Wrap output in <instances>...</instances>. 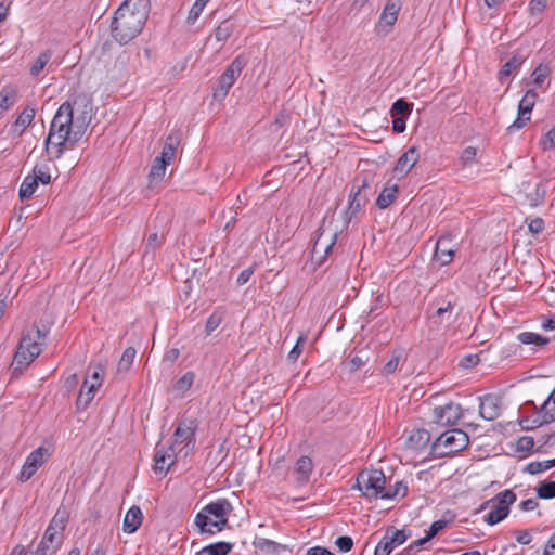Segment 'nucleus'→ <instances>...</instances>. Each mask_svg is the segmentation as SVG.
<instances>
[{
    "label": "nucleus",
    "mask_w": 555,
    "mask_h": 555,
    "mask_svg": "<svg viewBox=\"0 0 555 555\" xmlns=\"http://www.w3.org/2000/svg\"><path fill=\"white\" fill-rule=\"evenodd\" d=\"M91 117L83 112L82 116L74 119L72 104L66 101L57 108L46 139V149L53 150L55 158H60L65 151L75 147L85 134Z\"/></svg>",
    "instance_id": "1"
},
{
    "label": "nucleus",
    "mask_w": 555,
    "mask_h": 555,
    "mask_svg": "<svg viewBox=\"0 0 555 555\" xmlns=\"http://www.w3.org/2000/svg\"><path fill=\"white\" fill-rule=\"evenodd\" d=\"M151 9L150 0H125L111 23L112 37L127 44L141 34Z\"/></svg>",
    "instance_id": "2"
},
{
    "label": "nucleus",
    "mask_w": 555,
    "mask_h": 555,
    "mask_svg": "<svg viewBox=\"0 0 555 555\" xmlns=\"http://www.w3.org/2000/svg\"><path fill=\"white\" fill-rule=\"evenodd\" d=\"M47 331L39 328L36 324L22 332L21 339L17 344L13 361L12 374L18 377L29 364L40 356L46 345Z\"/></svg>",
    "instance_id": "3"
},
{
    "label": "nucleus",
    "mask_w": 555,
    "mask_h": 555,
    "mask_svg": "<svg viewBox=\"0 0 555 555\" xmlns=\"http://www.w3.org/2000/svg\"><path fill=\"white\" fill-rule=\"evenodd\" d=\"M232 505L227 499H219L205 505L195 516L194 525L201 534H215L228 525Z\"/></svg>",
    "instance_id": "4"
},
{
    "label": "nucleus",
    "mask_w": 555,
    "mask_h": 555,
    "mask_svg": "<svg viewBox=\"0 0 555 555\" xmlns=\"http://www.w3.org/2000/svg\"><path fill=\"white\" fill-rule=\"evenodd\" d=\"M469 443L468 435L462 429H449L431 443V455L444 457L464 450Z\"/></svg>",
    "instance_id": "5"
},
{
    "label": "nucleus",
    "mask_w": 555,
    "mask_h": 555,
    "mask_svg": "<svg viewBox=\"0 0 555 555\" xmlns=\"http://www.w3.org/2000/svg\"><path fill=\"white\" fill-rule=\"evenodd\" d=\"M516 499L517 496L512 490H504L486 501L480 509L490 507L491 511L485 516V521L493 526L504 520L509 513V506L515 503Z\"/></svg>",
    "instance_id": "6"
},
{
    "label": "nucleus",
    "mask_w": 555,
    "mask_h": 555,
    "mask_svg": "<svg viewBox=\"0 0 555 555\" xmlns=\"http://www.w3.org/2000/svg\"><path fill=\"white\" fill-rule=\"evenodd\" d=\"M65 529V518L57 512L46 529L34 555H53L62 543V532Z\"/></svg>",
    "instance_id": "7"
},
{
    "label": "nucleus",
    "mask_w": 555,
    "mask_h": 555,
    "mask_svg": "<svg viewBox=\"0 0 555 555\" xmlns=\"http://www.w3.org/2000/svg\"><path fill=\"white\" fill-rule=\"evenodd\" d=\"M386 478L380 469L362 470L357 477V489L367 499L382 496L385 490Z\"/></svg>",
    "instance_id": "8"
},
{
    "label": "nucleus",
    "mask_w": 555,
    "mask_h": 555,
    "mask_svg": "<svg viewBox=\"0 0 555 555\" xmlns=\"http://www.w3.org/2000/svg\"><path fill=\"white\" fill-rule=\"evenodd\" d=\"M336 240V231L327 230L324 227L319 228L318 236L311 249V261L315 267H321L324 263L327 256L332 253Z\"/></svg>",
    "instance_id": "9"
},
{
    "label": "nucleus",
    "mask_w": 555,
    "mask_h": 555,
    "mask_svg": "<svg viewBox=\"0 0 555 555\" xmlns=\"http://www.w3.org/2000/svg\"><path fill=\"white\" fill-rule=\"evenodd\" d=\"M245 62L240 57L234 59L221 74L218 85L214 90V99L223 100L234 85L244 68Z\"/></svg>",
    "instance_id": "10"
},
{
    "label": "nucleus",
    "mask_w": 555,
    "mask_h": 555,
    "mask_svg": "<svg viewBox=\"0 0 555 555\" xmlns=\"http://www.w3.org/2000/svg\"><path fill=\"white\" fill-rule=\"evenodd\" d=\"M410 537L411 532L404 529L387 528L385 535L375 546L374 555H390L396 547L402 545Z\"/></svg>",
    "instance_id": "11"
},
{
    "label": "nucleus",
    "mask_w": 555,
    "mask_h": 555,
    "mask_svg": "<svg viewBox=\"0 0 555 555\" xmlns=\"http://www.w3.org/2000/svg\"><path fill=\"white\" fill-rule=\"evenodd\" d=\"M401 8V0L386 1L375 26L377 34L388 35L392 30L396 22L398 21Z\"/></svg>",
    "instance_id": "12"
},
{
    "label": "nucleus",
    "mask_w": 555,
    "mask_h": 555,
    "mask_svg": "<svg viewBox=\"0 0 555 555\" xmlns=\"http://www.w3.org/2000/svg\"><path fill=\"white\" fill-rule=\"evenodd\" d=\"M462 417V408L454 402L436 406L433 410V422L441 426H453Z\"/></svg>",
    "instance_id": "13"
},
{
    "label": "nucleus",
    "mask_w": 555,
    "mask_h": 555,
    "mask_svg": "<svg viewBox=\"0 0 555 555\" xmlns=\"http://www.w3.org/2000/svg\"><path fill=\"white\" fill-rule=\"evenodd\" d=\"M479 415L486 421L496 420L502 413V400L494 393L479 397Z\"/></svg>",
    "instance_id": "14"
},
{
    "label": "nucleus",
    "mask_w": 555,
    "mask_h": 555,
    "mask_svg": "<svg viewBox=\"0 0 555 555\" xmlns=\"http://www.w3.org/2000/svg\"><path fill=\"white\" fill-rule=\"evenodd\" d=\"M420 159V152L416 146H411L397 160L393 167V177L404 178Z\"/></svg>",
    "instance_id": "15"
},
{
    "label": "nucleus",
    "mask_w": 555,
    "mask_h": 555,
    "mask_svg": "<svg viewBox=\"0 0 555 555\" xmlns=\"http://www.w3.org/2000/svg\"><path fill=\"white\" fill-rule=\"evenodd\" d=\"M195 442V427L192 423L186 424L185 422L180 423L172 436V443L169 447V451L176 453V450L179 446L184 444V447H189L190 444L194 446Z\"/></svg>",
    "instance_id": "16"
},
{
    "label": "nucleus",
    "mask_w": 555,
    "mask_h": 555,
    "mask_svg": "<svg viewBox=\"0 0 555 555\" xmlns=\"http://www.w3.org/2000/svg\"><path fill=\"white\" fill-rule=\"evenodd\" d=\"M43 464V449L38 448L34 450L27 457L22 467L20 479L22 481L29 480Z\"/></svg>",
    "instance_id": "17"
},
{
    "label": "nucleus",
    "mask_w": 555,
    "mask_h": 555,
    "mask_svg": "<svg viewBox=\"0 0 555 555\" xmlns=\"http://www.w3.org/2000/svg\"><path fill=\"white\" fill-rule=\"evenodd\" d=\"M453 257L452 237L450 235L439 237L436 243L434 259L441 266H447L452 262Z\"/></svg>",
    "instance_id": "18"
},
{
    "label": "nucleus",
    "mask_w": 555,
    "mask_h": 555,
    "mask_svg": "<svg viewBox=\"0 0 555 555\" xmlns=\"http://www.w3.org/2000/svg\"><path fill=\"white\" fill-rule=\"evenodd\" d=\"M173 454L175 453L171 451L169 452L165 450L164 447H159V444H157L154 454V473L165 476L170 469L171 465L175 464Z\"/></svg>",
    "instance_id": "19"
},
{
    "label": "nucleus",
    "mask_w": 555,
    "mask_h": 555,
    "mask_svg": "<svg viewBox=\"0 0 555 555\" xmlns=\"http://www.w3.org/2000/svg\"><path fill=\"white\" fill-rule=\"evenodd\" d=\"M313 470L312 460L309 456H300L294 466L295 482L298 487L307 485Z\"/></svg>",
    "instance_id": "20"
},
{
    "label": "nucleus",
    "mask_w": 555,
    "mask_h": 555,
    "mask_svg": "<svg viewBox=\"0 0 555 555\" xmlns=\"http://www.w3.org/2000/svg\"><path fill=\"white\" fill-rule=\"evenodd\" d=\"M525 60L526 57L521 53H514V55L507 62H505L499 70V80L503 81L507 79L513 73L517 72L524 64Z\"/></svg>",
    "instance_id": "21"
},
{
    "label": "nucleus",
    "mask_w": 555,
    "mask_h": 555,
    "mask_svg": "<svg viewBox=\"0 0 555 555\" xmlns=\"http://www.w3.org/2000/svg\"><path fill=\"white\" fill-rule=\"evenodd\" d=\"M253 544L255 550L261 555H274L286 550V546L264 538H256Z\"/></svg>",
    "instance_id": "22"
},
{
    "label": "nucleus",
    "mask_w": 555,
    "mask_h": 555,
    "mask_svg": "<svg viewBox=\"0 0 555 555\" xmlns=\"http://www.w3.org/2000/svg\"><path fill=\"white\" fill-rule=\"evenodd\" d=\"M143 515L139 506H131L124 518V530L133 533L142 524Z\"/></svg>",
    "instance_id": "23"
},
{
    "label": "nucleus",
    "mask_w": 555,
    "mask_h": 555,
    "mask_svg": "<svg viewBox=\"0 0 555 555\" xmlns=\"http://www.w3.org/2000/svg\"><path fill=\"white\" fill-rule=\"evenodd\" d=\"M430 433L426 429H415L408 438V448L420 451L425 449L430 441Z\"/></svg>",
    "instance_id": "24"
},
{
    "label": "nucleus",
    "mask_w": 555,
    "mask_h": 555,
    "mask_svg": "<svg viewBox=\"0 0 555 555\" xmlns=\"http://www.w3.org/2000/svg\"><path fill=\"white\" fill-rule=\"evenodd\" d=\"M181 134L179 131L171 132L167 135L163 151L159 155V157L166 159L167 162H170L175 158L177 153V147L180 143Z\"/></svg>",
    "instance_id": "25"
},
{
    "label": "nucleus",
    "mask_w": 555,
    "mask_h": 555,
    "mask_svg": "<svg viewBox=\"0 0 555 555\" xmlns=\"http://www.w3.org/2000/svg\"><path fill=\"white\" fill-rule=\"evenodd\" d=\"M352 189H354V186ZM364 204L365 201L360 197L359 191L351 190L348 207L345 212L347 222H350L361 211Z\"/></svg>",
    "instance_id": "26"
},
{
    "label": "nucleus",
    "mask_w": 555,
    "mask_h": 555,
    "mask_svg": "<svg viewBox=\"0 0 555 555\" xmlns=\"http://www.w3.org/2000/svg\"><path fill=\"white\" fill-rule=\"evenodd\" d=\"M35 114V108L30 106L25 107L13 124L14 131L22 134L33 122Z\"/></svg>",
    "instance_id": "27"
},
{
    "label": "nucleus",
    "mask_w": 555,
    "mask_h": 555,
    "mask_svg": "<svg viewBox=\"0 0 555 555\" xmlns=\"http://www.w3.org/2000/svg\"><path fill=\"white\" fill-rule=\"evenodd\" d=\"M398 186L397 184L386 185L379 193L376 199V206L379 209L388 208L397 198Z\"/></svg>",
    "instance_id": "28"
},
{
    "label": "nucleus",
    "mask_w": 555,
    "mask_h": 555,
    "mask_svg": "<svg viewBox=\"0 0 555 555\" xmlns=\"http://www.w3.org/2000/svg\"><path fill=\"white\" fill-rule=\"evenodd\" d=\"M541 421L538 422V425L548 424L555 421V392L554 390L548 396L547 400L541 406Z\"/></svg>",
    "instance_id": "29"
},
{
    "label": "nucleus",
    "mask_w": 555,
    "mask_h": 555,
    "mask_svg": "<svg viewBox=\"0 0 555 555\" xmlns=\"http://www.w3.org/2000/svg\"><path fill=\"white\" fill-rule=\"evenodd\" d=\"M16 94V89L12 86H4L0 90V115H2L15 104Z\"/></svg>",
    "instance_id": "30"
},
{
    "label": "nucleus",
    "mask_w": 555,
    "mask_h": 555,
    "mask_svg": "<svg viewBox=\"0 0 555 555\" xmlns=\"http://www.w3.org/2000/svg\"><path fill=\"white\" fill-rule=\"evenodd\" d=\"M235 29V23L231 18L223 20L215 29L216 40L219 42L227 41Z\"/></svg>",
    "instance_id": "31"
},
{
    "label": "nucleus",
    "mask_w": 555,
    "mask_h": 555,
    "mask_svg": "<svg viewBox=\"0 0 555 555\" xmlns=\"http://www.w3.org/2000/svg\"><path fill=\"white\" fill-rule=\"evenodd\" d=\"M538 93L534 90H528L518 104V115H531L535 105Z\"/></svg>",
    "instance_id": "32"
},
{
    "label": "nucleus",
    "mask_w": 555,
    "mask_h": 555,
    "mask_svg": "<svg viewBox=\"0 0 555 555\" xmlns=\"http://www.w3.org/2000/svg\"><path fill=\"white\" fill-rule=\"evenodd\" d=\"M437 310L435 313L430 317L433 322H437L440 320L442 322L444 319L447 321H450L452 310L454 308V302L451 300H442L441 302H437Z\"/></svg>",
    "instance_id": "33"
},
{
    "label": "nucleus",
    "mask_w": 555,
    "mask_h": 555,
    "mask_svg": "<svg viewBox=\"0 0 555 555\" xmlns=\"http://www.w3.org/2000/svg\"><path fill=\"white\" fill-rule=\"evenodd\" d=\"M233 547L232 543L219 541L202 548L201 555H228Z\"/></svg>",
    "instance_id": "34"
},
{
    "label": "nucleus",
    "mask_w": 555,
    "mask_h": 555,
    "mask_svg": "<svg viewBox=\"0 0 555 555\" xmlns=\"http://www.w3.org/2000/svg\"><path fill=\"white\" fill-rule=\"evenodd\" d=\"M517 340L522 345H533L537 347L548 344V338L533 332H522L517 335Z\"/></svg>",
    "instance_id": "35"
},
{
    "label": "nucleus",
    "mask_w": 555,
    "mask_h": 555,
    "mask_svg": "<svg viewBox=\"0 0 555 555\" xmlns=\"http://www.w3.org/2000/svg\"><path fill=\"white\" fill-rule=\"evenodd\" d=\"M413 104L404 99H398L390 108V116L406 118L412 113Z\"/></svg>",
    "instance_id": "36"
},
{
    "label": "nucleus",
    "mask_w": 555,
    "mask_h": 555,
    "mask_svg": "<svg viewBox=\"0 0 555 555\" xmlns=\"http://www.w3.org/2000/svg\"><path fill=\"white\" fill-rule=\"evenodd\" d=\"M37 188H38V183L31 177V175L26 176L25 179L23 180V182L20 186V191H18V195H20L21 199L24 201V199L30 198L34 195Z\"/></svg>",
    "instance_id": "37"
},
{
    "label": "nucleus",
    "mask_w": 555,
    "mask_h": 555,
    "mask_svg": "<svg viewBox=\"0 0 555 555\" xmlns=\"http://www.w3.org/2000/svg\"><path fill=\"white\" fill-rule=\"evenodd\" d=\"M169 164L170 162L157 156L151 166L149 178L151 180L162 179L165 176L166 168Z\"/></svg>",
    "instance_id": "38"
},
{
    "label": "nucleus",
    "mask_w": 555,
    "mask_h": 555,
    "mask_svg": "<svg viewBox=\"0 0 555 555\" xmlns=\"http://www.w3.org/2000/svg\"><path fill=\"white\" fill-rule=\"evenodd\" d=\"M137 351L133 347H128L125 349L118 364H117V371L120 372H128L130 366L133 363V360L135 358Z\"/></svg>",
    "instance_id": "39"
},
{
    "label": "nucleus",
    "mask_w": 555,
    "mask_h": 555,
    "mask_svg": "<svg viewBox=\"0 0 555 555\" xmlns=\"http://www.w3.org/2000/svg\"><path fill=\"white\" fill-rule=\"evenodd\" d=\"M210 0H195L186 16V24L194 25Z\"/></svg>",
    "instance_id": "40"
},
{
    "label": "nucleus",
    "mask_w": 555,
    "mask_h": 555,
    "mask_svg": "<svg viewBox=\"0 0 555 555\" xmlns=\"http://www.w3.org/2000/svg\"><path fill=\"white\" fill-rule=\"evenodd\" d=\"M537 495L543 500H551L555 498V481L545 480L537 487Z\"/></svg>",
    "instance_id": "41"
},
{
    "label": "nucleus",
    "mask_w": 555,
    "mask_h": 555,
    "mask_svg": "<svg viewBox=\"0 0 555 555\" xmlns=\"http://www.w3.org/2000/svg\"><path fill=\"white\" fill-rule=\"evenodd\" d=\"M477 147L467 146L465 147L460 156V164L463 168L472 167L477 163Z\"/></svg>",
    "instance_id": "42"
},
{
    "label": "nucleus",
    "mask_w": 555,
    "mask_h": 555,
    "mask_svg": "<svg viewBox=\"0 0 555 555\" xmlns=\"http://www.w3.org/2000/svg\"><path fill=\"white\" fill-rule=\"evenodd\" d=\"M195 379V374L192 371L186 372L183 374L175 384L173 388L176 391H179L181 393L186 392L193 385Z\"/></svg>",
    "instance_id": "43"
},
{
    "label": "nucleus",
    "mask_w": 555,
    "mask_h": 555,
    "mask_svg": "<svg viewBox=\"0 0 555 555\" xmlns=\"http://www.w3.org/2000/svg\"><path fill=\"white\" fill-rule=\"evenodd\" d=\"M553 468L552 461H533L526 465L524 472L530 474V475H537L542 472L548 470Z\"/></svg>",
    "instance_id": "44"
},
{
    "label": "nucleus",
    "mask_w": 555,
    "mask_h": 555,
    "mask_svg": "<svg viewBox=\"0 0 555 555\" xmlns=\"http://www.w3.org/2000/svg\"><path fill=\"white\" fill-rule=\"evenodd\" d=\"M52 57V51L47 50L36 59L34 64L30 67V74L33 76H38L40 72L44 68V66L49 63Z\"/></svg>",
    "instance_id": "45"
},
{
    "label": "nucleus",
    "mask_w": 555,
    "mask_h": 555,
    "mask_svg": "<svg viewBox=\"0 0 555 555\" xmlns=\"http://www.w3.org/2000/svg\"><path fill=\"white\" fill-rule=\"evenodd\" d=\"M552 73L551 67L547 64H539L532 72L533 82L537 86H541L547 76Z\"/></svg>",
    "instance_id": "46"
},
{
    "label": "nucleus",
    "mask_w": 555,
    "mask_h": 555,
    "mask_svg": "<svg viewBox=\"0 0 555 555\" xmlns=\"http://www.w3.org/2000/svg\"><path fill=\"white\" fill-rule=\"evenodd\" d=\"M408 493V487L402 482L398 481L396 482L393 488H390L388 490H384V493H382V499H393L396 496H405Z\"/></svg>",
    "instance_id": "47"
},
{
    "label": "nucleus",
    "mask_w": 555,
    "mask_h": 555,
    "mask_svg": "<svg viewBox=\"0 0 555 555\" xmlns=\"http://www.w3.org/2000/svg\"><path fill=\"white\" fill-rule=\"evenodd\" d=\"M88 385V378L85 379L80 391L78 393L77 400H76V406L78 410H85L90 402L93 400V393L89 395L85 391V388Z\"/></svg>",
    "instance_id": "48"
},
{
    "label": "nucleus",
    "mask_w": 555,
    "mask_h": 555,
    "mask_svg": "<svg viewBox=\"0 0 555 555\" xmlns=\"http://www.w3.org/2000/svg\"><path fill=\"white\" fill-rule=\"evenodd\" d=\"M31 177L37 183L41 182L44 185L51 182V175L47 166H35Z\"/></svg>",
    "instance_id": "49"
},
{
    "label": "nucleus",
    "mask_w": 555,
    "mask_h": 555,
    "mask_svg": "<svg viewBox=\"0 0 555 555\" xmlns=\"http://www.w3.org/2000/svg\"><path fill=\"white\" fill-rule=\"evenodd\" d=\"M454 519V516L451 515L448 519H439V520H436L434 521L430 527H429V530L427 531V537L431 540L433 538H435L440 531H442L444 528H447V526L449 524H451Z\"/></svg>",
    "instance_id": "50"
},
{
    "label": "nucleus",
    "mask_w": 555,
    "mask_h": 555,
    "mask_svg": "<svg viewBox=\"0 0 555 555\" xmlns=\"http://www.w3.org/2000/svg\"><path fill=\"white\" fill-rule=\"evenodd\" d=\"M401 360V353L400 352H393L391 358L385 363V365L382 369V375L383 376H389L393 374L400 363Z\"/></svg>",
    "instance_id": "51"
},
{
    "label": "nucleus",
    "mask_w": 555,
    "mask_h": 555,
    "mask_svg": "<svg viewBox=\"0 0 555 555\" xmlns=\"http://www.w3.org/2000/svg\"><path fill=\"white\" fill-rule=\"evenodd\" d=\"M306 337L305 336H299L295 346L292 348V350L289 351L288 353V360L289 361H297V359L300 357V354L302 353V348H304V345L306 343Z\"/></svg>",
    "instance_id": "52"
},
{
    "label": "nucleus",
    "mask_w": 555,
    "mask_h": 555,
    "mask_svg": "<svg viewBox=\"0 0 555 555\" xmlns=\"http://www.w3.org/2000/svg\"><path fill=\"white\" fill-rule=\"evenodd\" d=\"M335 544L340 552L347 553L352 548L353 541L350 537L341 535V537L337 538Z\"/></svg>",
    "instance_id": "53"
},
{
    "label": "nucleus",
    "mask_w": 555,
    "mask_h": 555,
    "mask_svg": "<svg viewBox=\"0 0 555 555\" xmlns=\"http://www.w3.org/2000/svg\"><path fill=\"white\" fill-rule=\"evenodd\" d=\"M103 374L104 370L101 365L94 366L93 372L90 375L91 380H89V383L100 387L103 382ZM87 378L89 379V376Z\"/></svg>",
    "instance_id": "54"
},
{
    "label": "nucleus",
    "mask_w": 555,
    "mask_h": 555,
    "mask_svg": "<svg viewBox=\"0 0 555 555\" xmlns=\"http://www.w3.org/2000/svg\"><path fill=\"white\" fill-rule=\"evenodd\" d=\"M221 323V317L217 314H211L205 325L206 333L209 335L211 334Z\"/></svg>",
    "instance_id": "55"
},
{
    "label": "nucleus",
    "mask_w": 555,
    "mask_h": 555,
    "mask_svg": "<svg viewBox=\"0 0 555 555\" xmlns=\"http://www.w3.org/2000/svg\"><path fill=\"white\" fill-rule=\"evenodd\" d=\"M542 146L543 150L555 149V126L544 135Z\"/></svg>",
    "instance_id": "56"
},
{
    "label": "nucleus",
    "mask_w": 555,
    "mask_h": 555,
    "mask_svg": "<svg viewBox=\"0 0 555 555\" xmlns=\"http://www.w3.org/2000/svg\"><path fill=\"white\" fill-rule=\"evenodd\" d=\"M254 272H255V267L254 266H250V267L244 269L238 274L237 280H236V284L238 286H242V285L246 284L250 280V278L253 276Z\"/></svg>",
    "instance_id": "57"
},
{
    "label": "nucleus",
    "mask_w": 555,
    "mask_h": 555,
    "mask_svg": "<svg viewBox=\"0 0 555 555\" xmlns=\"http://www.w3.org/2000/svg\"><path fill=\"white\" fill-rule=\"evenodd\" d=\"M530 121V116L528 115H518L514 122L508 127L509 131L520 130Z\"/></svg>",
    "instance_id": "58"
},
{
    "label": "nucleus",
    "mask_w": 555,
    "mask_h": 555,
    "mask_svg": "<svg viewBox=\"0 0 555 555\" xmlns=\"http://www.w3.org/2000/svg\"><path fill=\"white\" fill-rule=\"evenodd\" d=\"M479 363L478 354H467L461 359L460 365L464 369H470L476 366Z\"/></svg>",
    "instance_id": "59"
},
{
    "label": "nucleus",
    "mask_w": 555,
    "mask_h": 555,
    "mask_svg": "<svg viewBox=\"0 0 555 555\" xmlns=\"http://www.w3.org/2000/svg\"><path fill=\"white\" fill-rule=\"evenodd\" d=\"M164 237H159L157 233L149 235L146 241V249L155 250L163 244Z\"/></svg>",
    "instance_id": "60"
},
{
    "label": "nucleus",
    "mask_w": 555,
    "mask_h": 555,
    "mask_svg": "<svg viewBox=\"0 0 555 555\" xmlns=\"http://www.w3.org/2000/svg\"><path fill=\"white\" fill-rule=\"evenodd\" d=\"M529 231L533 234H539L544 230V220L542 218H534L528 224Z\"/></svg>",
    "instance_id": "61"
},
{
    "label": "nucleus",
    "mask_w": 555,
    "mask_h": 555,
    "mask_svg": "<svg viewBox=\"0 0 555 555\" xmlns=\"http://www.w3.org/2000/svg\"><path fill=\"white\" fill-rule=\"evenodd\" d=\"M391 117H392V130H393V132H396V133L404 132V130L406 128L405 118H403V117H396V116H391Z\"/></svg>",
    "instance_id": "62"
},
{
    "label": "nucleus",
    "mask_w": 555,
    "mask_h": 555,
    "mask_svg": "<svg viewBox=\"0 0 555 555\" xmlns=\"http://www.w3.org/2000/svg\"><path fill=\"white\" fill-rule=\"evenodd\" d=\"M539 506V502L535 499H527L519 504V508L522 512L534 511Z\"/></svg>",
    "instance_id": "63"
},
{
    "label": "nucleus",
    "mask_w": 555,
    "mask_h": 555,
    "mask_svg": "<svg viewBox=\"0 0 555 555\" xmlns=\"http://www.w3.org/2000/svg\"><path fill=\"white\" fill-rule=\"evenodd\" d=\"M543 555H555V532L550 537Z\"/></svg>",
    "instance_id": "64"
}]
</instances>
